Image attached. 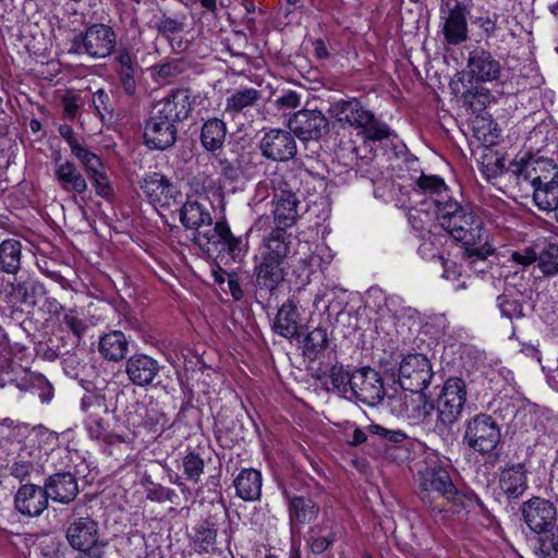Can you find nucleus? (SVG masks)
Wrapping results in <instances>:
<instances>
[{
	"instance_id": "nucleus-43",
	"label": "nucleus",
	"mask_w": 558,
	"mask_h": 558,
	"mask_svg": "<svg viewBox=\"0 0 558 558\" xmlns=\"http://www.w3.org/2000/svg\"><path fill=\"white\" fill-rule=\"evenodd\" d=\"M533 190L535 205L545 211H554L558 206V182L553 180L548 184H542Z\"/></svg>"
},
{
	"instance_id": "nucleus-2",
	"label": "nucleus",
	"mask_w": 558,
	"mask_h": 558,
	"mask_svg": "<svg viewBox=\"0 0 558 558\" xmlns=\"http://www.w3.org/2000/svg\"><path fill=\"white\" fill-rule=\"evenodd\" d=\"M330 113L338 122L357 130V134L362 135L365 142H380L392 134L390 128L377 120L374 113L356 98L333 102Z\"/></svg>"
},
{
	"instance_id": "nucleus-37",
	"label": "nucleus",
	"mask_w": 558,
	"mask_h": 558,
	"mask_svg": "<svg viewBox=\"0 0 558 558\" xmlns=\"http://www.w3.org/2000/svg\"><path fill=\"white\" fill-rule=\"evenodd\" d=\"M226 124L220 119L214 118L206 121L202 128L201 141L203 146L210 151L219 149L226 140Z\"/></svg>"
},
{
	"instance_id": "nucleus-48",
	"label": "nucleus",
	"mask_w": 558,
	"mask_h": 558,
	"mask_svg": "<svg viewBox=\"0 0 558 558\" xmlns=\"http://www.w3.org/2000/svg\"><path fill=\"white\" fill-rule=\"evenodd\" d=\"M71 154L82 163L87 174L104 168L100 158L82 144L74 146Z\"/></svg>"
},
{
	"instance_id": "nucleus-11",
	"label": "nucleus",
	"mask_w": 558,
	"mask_h": 558,
	"mask_svg": "<svg viewBox=\"0 0 558 558\" xmlns=\"http://www.w3.org/2000/svg\"><path fill=\"white\" fill-rule=\"evenodd\" d=\"M466 401L465 384L461 378H449L437 401V418L444 426L453 424Z\"/></svg>"
},
{
	"instance_id": "nucleus-35",
	"label": "nucleus",
	"mask_w": 558,
	"mask_h": 558,
	"mask_svg": "<svg viewBox=\"0 0 558 558\" xmlns=\"http://www.w3.org/2000/svg\"><path fill=\"white\" fill-rule=\"evenodd\" d=\"M288 510L291 522L307 524L319 513V506L310 497H288Z\"/></svg>"
},
{
	"instance_id": "nucleus-25",
	"label": "nucleus",
	"mask_w": 558,
	"mask_h": 558,
	"mask_svg": "<svg viewBox=\"0 0 558 558\" xmlns=\"http://www.w3.org/2000/svg\"><path fill=\"white\" fill-rule=\"evenodd\" d=\"M513 262L523 266L531 265L538 260V267L541 271L546 276H553L558 274V245H547L537 257V253L526 247L523 251L512 253Z\"/></svg>"
},
{
	"instance_id": "nucleus-62",
	"label": "nucleus",
	"mask_w": 558,
	"mask_h": 558,
	"mask_svg": "<svg viewBox=\"0 0 558 558\" xmlns=\"http://www.w3.org/2000/svg\"><path fill=\"white\" fill-rule=\"evenodd\" d=\"M433 258H435L444 268L442 277L446 279H452L454 278L458 272L456 270V263L446 259L441 255H433Z\"/></svg>"
},
{
	"instance_id": "nucleus-36",
	"label": "nucleus",
	"mask_w": 558,
	"mask_h": 558,
	"mask_svg": "<svg viewBox=\"0 0 558 558\" xmlns=\"http://www.w3.org/2000/svg\"><path fill=\"white\" fill-rule=\"evenodd\" d=\"M274 330L281 337L293 338L299 331V313L296 305L292 301H288L279 308Z\"/></svg>"
},
{
	"instance_id": "nucleus-21",
	"label": "nucleus",
	"mask_w": 558,
	"mask_h": 558,
	"mask_svg": "<svg viewBox=\"0 0 558 558\" xmlns=\"http://www.w3.org/2000/svg\"><path fill=\"white\" fill-rule=\"evenodd\" d=\"M421 487L426 493H438L447 500L457 502L460 499V495L453 485L449 472L440 466L426 468L421 472Z\"/></svg>"
},
{
	"instance_id": "nucleus-10",
	"label": "nucleus",
	"mask_w": 558,
	"mask_h": 558,
	"mask_svg": "<svg viewBox=\"0 0 558 558\" xmlns=\"http://www.w3.org/2000/svg\"><path fill=\"white\" fill-rule=\"evenodd\" d=\"M205 228L194 235V241L199 247L209 254L226 252L233 258L240 255V240L232 235L227 223L217 222Z\"/></svg>"
},
{
	"instance_id": "nucleus-59",
	"label": "nucleus",
	"mask_w": 558,
	"mask_h": 558,
	"mask_svg": "<svg viewBox=\"0 0 558 558\" xmlns=\"http://www.w3.org/2000/svg\"><path fill=\"white\" fill-rule=\"evenodd\" d=\"M542 558H558V531L550 533L541 545Z\"/></svg>"
},
{
	"instance_id": "nucleus-14",
	"label": "nucleus",
	"mask_w": 558,
	"mask_h": 558,
	"mask_svg": "<svg viewBox=\"0 0 558 558\" xmlns=\"http://www.w3.org/2000/svg\"><path fill=\"white\" fill-rule=\"evenodd\" d=\"M441 12L447 13L442 27L445 39L450 45H458L468 38L466 16L469 5L459 0H441Z\"/></svg>"
},
{
	"instance_id": "nucleus-31",
	"label": "nucleus",
	"mask_w": 558,
	"mask_h": 558,
	"mask_svg": "<svg viewBox=\"0 0 558 558\" xmlns=\"http://www.w3.org/2000/svg\"><path fill=\"white\" fill-rule=\"evenodd\" d=\"M262 485V473L255 469H243L234 480L236 495L244 501L258 500Z\"/></svg>"
},
{
	"instance_id": "nucleus-26",
	"label": "nucleus",
	"mask_w": 558,
	"mask_h": 558,
	"mask_svg": "<svg viewBox=\"0 0 558 558\" xmlns=\"http://www.w3.org/2000/svg\"><path fill=\"white\" fill-rule=\"evenodd\" d=\"M45 490L48 499L66 505L77 496L78 485L73 474L56 473L46 480Z\"/></svg>"
},
{
	"instance_id": "nucleus-63",
	"label": "nucleus",
	"mask_w": 558,
	"mask_h": 558,
	"mask_svg": "<svg viewBox=\"0 0 558 558\" xmlns=\"http://www.w3.org/2000/svg\"><path fill=\"white\" fill-rule=\"evenodd\" d=\"M58 131H59L60 136L66 141L71 150L73 149L74 146H77L78 144H81L78 142V140L76 138L75 132L72 129V126H70L68 124H61L59 126Z\"/></svg>"
},
{
	"instance_id": "nucleus-13",
	"label": "nucleus",
	"mask_w": 558,
	"mask_h": 558,
	"mask_svg": "<svg viewBox=\"0 0 558 558\" xmlns=\"http://www.w3.org/2000/svg\"><path fill=\"white\" fill-rule=\"evenodd\" d=\"M295 135L292 131L271 129L260 140L262 155L271 161L287 162L292 160L298 153Z\"/></svg>"
},
{
	"instance_id": "nucleus-3",
	"label": "nucleus",
	"mask_w": 558,
	"mask_h": 558,
	"mask_svg": "<svg viewBox=\"0 0 558 558\" xmlns=\"http://www.w3.org/2000/svg\"><path fill=\"white\" fill-rule=\"evenodd\" d=\"M69 545L78 551L75 558H105L108 541L101 539L99 524L90 517L72 518L65 530Z\"/></svg>"
},
{
	"instance_id": "nucleus-23",
	"label": "nucleus",
	"mask_w": 558,
	"mask_h": 558,
	"mask_svg": "<svg viewBox=\"0 0 558 558\" xmlns=\"http://www.w3.org/2000/svg\"><path fill=\"white\" fill-rule=\"evenodd\" d=\"M15 508L27 517H37L47 509L48 497L45 487L34 484L22 485L14 498Z\"/></svg>"
},
{
	"instance_id": "nucleus-53",
	"label": "nucleus",
	"mask_w": 558,
	"mask_h": 558,
	"mask_svg": "<svg viewBox=\"0 0 558 558\" xmlns=\"http://www.w3.org/2000/svg\"><path fill=\"white\" fill-rule=\"evenodd\" d=\"M335 542V534L330 533L328 536L316 535V529H311L308 545L311 551L316 555L323 554Z\"/></svg>"
},
{
	"instance_id": "nucleus-8",
	"label": "nucleus",
	"mask_w": 558,
	"mask_h": 558,
	"mask_svg": "<svg viewBox=\"0 0 558 558\" xmlns=\"http://www.w3.org/2000/svg\"><path fill=\"white\" fill-rule=\"evenodd\" d=\"M434 376L429 360L423 354H409L399 365L398 381L412 393L423 392Z\"/></svg>"
},
{
	"instance_id": "nucleus-17",
	"label": "nucleus",
	"mask_w": 558,
	"mask_h": 558,
	"mask_svg": "<svg viewBox=\"0 0 558 558\" xmlns=\"http://www.w3.org/2000/svg\"><path fill=\"white\" fill-rule=\"evenodd\" d=\"M177 126L153 108L144 130L145 144L153 149L165 150L177 141Z\"/></svg>"
},
{
	"instance_id": "nucleus-18",
	"label": "nucleus",
	"mask_w": 558,
	"mask_h": 558,
	"mask_svg": "<svg viewBox=\"0 0 558 558\" xmlns=\"http://www.w3.org/2000/svg\"><path fill=\"white\" fill-rule=\"evenodd\" d=\"M194 100L190 89L178 88L157 101L154 109L172 123L186 120L193 110Z\"/></svg>"
},
{
	"instance_id": "nucleus-34",
	"label": "nucleus",
	"mask_w": 558,
	"mask_h": 558,
	"mask_svg": "<svg viewBox=\"0 0 558 558\" xmlns=\"http://www.w3.org/2000/svg\"><path fill=\"white\" fill-rule=\"evenodd\" d=\"M129 343L122 331L113 330L99 339L98 351L108 361L118 362L125 357Z\"/></svg>"
},
{
	"instance_id": "nucleus-46",
	"label": "nucleus",
	"mask_w": 558,
	"mask_h": 558,
	"mask_svg": "<svg viewBox=\"0 0 558 558\" xmlns=\"http://www.w3.org/2000/svg\"><path fill=\"white\" fill-rule=\"evenodd\" d=\"M327 330L322 327L313 329L304 340V353L311 359H315L318 353L323 352L328 347Z\"/></svg>"
},
{
	"instance_id": "nucleus-47",
	"label": "nucleus",
	"mask_w": 558,
	"mask_h": 558,
	"mask_svg": "<svg viewBox=\"0 0 558 558\" xmlns=\"http://www.w3.org/2000/svg\"><path fill=\"white\" fill-rule=\"evenodd\" d=\"M351 374L343 365L336 364L330 369L329 376L332 388L345 399L351 392Z\"/></svg>"
},
{
	"instance_id": "nucleus-42",
	"label": "nucleus",
	"mask_w": 558,
	"mask_h": 558,
	"mask_svg": "<svg viewBox=\"0 0 558 558\" xmlns=\"http://www.w3.org/2000/svg\"><path fill=\"white\" fill-rule=\"evenodd\" d=\"M414 395L416 397H412L410 403L405 400L404 415L415 424H428L434 413V405L425 400L422 392Z\"/></svg>"
},
{
	"instance_id": "nucleus-61",
	"label": "nucleus",
	"mask_w": 558,
	"mask_h": 558,
	"mask_svg": "<svg viewBox=\"0 0 558 558\" xmlns=\"http://www.w3.org/2000/svg\"><path fill=\"white\" fill-rule=\"evenodd\" d=\"M23 373L24 375L21 377V379H14L15 386L20 390L28 391L35 386H40L45 381L41 375H36L27 371H24Z\"/></svg>"
},
{
	"instance_id": "nucleus-41",
	"label": "nucleus",
	"mask_w": 558,
	"mask_h": 558,
	"mask_svg": "<svg viewBox=\"0 0 558 558\" xmlns=\"http://www.w3.org/2000/svg\"><path fill=\"white\" fill-rule=\"evenodd\" d=\"M217 531L207 521L198 523L192 536L194 548L199 554H210L216 549Z\"/></svg>"
},
{
	"instance_id": "nucleus-55",
	"label": "nucleus",
	"mask_w": 558,
	"mask_h": 558,
	"mask_svg": "<svg viewBox=\"0 0 558 558\" xmlns=\"http://www.w3.org/2000/svg\"><path fill=\"white\" fill-rule=\"evenodd\" d=\"M92 104L101 119H104L106 114L111 113L110 97L102 88L93 94Z\"/></svg>"
},
{
	"instance_id": "nucleus-19",
	"label": "nucleus",
	"mask_w": 558,
	"mask_h": 558,
	"mask_svg": "<svg viewBox=\"0 0 558 558\" xmlns=\"http://www.w3.org/2000/svg\"><path fill=\"white\" fill-rule=\"evenodd\" d=\"M254 271L259 292L270 294L283 281L286 262L257 255Z\"/></svg>"
},
{
	"instance_id": "nucleus-50",
	"label": "nucleus",
	"mask_w": 558,
	"mask_h": 558,
	"mask_svg": "<svg viewBox=\"0 0 558 558\" xmlns=\"http://www.w3.org/2000/svg\"><path fill=\"white\" fill-rule=\"evenodd\" d=\"M184 474L195 483L199 481L204 472V460L195 452H189L182 461Z\"/></svg>"
},
{
	"instance_id": "nucleus-5",
	"label": "nucleus",
	"mask_w": 558,
	"mask_h": 558,
	"mask_svg": "<svg viewBox=\"0 0 558 558\" xmlns=\"http://www.w3.org/2000/svg\"><path fill=\"white\" fill-rule=\"evenodd\" d=\"M500 440V426L492 415L478 413L464 422L463 442L469 449L481 454L490 453Z\"/></svg>"
},
{
	"instance_id": "nucleus-57",
	"label": "nucleus",
	"mask_w": 558,
	"mask_h": 558,
	"mask_svg": "<svg viewBox=\"0 0 558 558\" xmlns=\"http://www.w3.org/2000/svg\"><path fill=\"white\" fill-rule=\"evenodd\" d=\"M493 157L485 156L482 161V172L487 180L497 178L502 172V160L498 157L492 160Z\"/></svg>"
},
{
	"instance_id": "nucleus-44",
	"label": "nucleus",
	"mask_w": 558,
	"mask_h": 558,
	"mask_svg": "<svg viewBox=\"0 0 558 558\" xmlns=\"http://www.w3.org/2000/svg\"><path fill=\"white\" fill-rule=\"evenodd\" d=\"M522 294L510 291L505 292L498 299V307L501 315L510 320L523 317Z\"/></svg>"
},
{
	"instance_id": "nucleus-6",
	"label": "nucleus",
	"mask_w": 558,
	"mask_h": 558,
	"mask_svg": "<svg viewBox=\"0 0 558 558\" xmlns=\"http://www.w3.org/2000/svg\"><path fill=\"white\" fill-rule=\"evenodd\" d=\"M117 46V34L106 24H93L73 40L77 53H84L92 59H105L112 54Z\"/></svg>"
},
{
	"instance_id": "nucleus-52",
	"label": "nucleus",
	"mask_w": 558,
	"mask_h": 558,
	"mask_svg": "<svg viewBox=\"0 0 558 558\" xmlns=\"http://www.w3.org/2000/svg\"><path fill=\"white\" fill-rule=\"evenodd\" d=\"M87 175L93 181V184L96 189V193L99 196L108 198L112 195V187L109 183L106 172L104 171V168L96 170L95 172H92Z\"/></svg>"
},
{
	"instance_id": "nucleus-32",
	"label": "nucleus",
	"mask_w": 558,
	"mask_h": 558,
	"mask_svg": "<svg viewBox=\"0 0 558 558\" xmlns=\"http://www.w3.org/2000/svg\"><path fill=\"white\" fill-rule=\"evenodd\" d=\"M117 74L125 94L133 95L136 90L135 72L137 62L125 48L118 50L116 56Z\"/></svg>"
},
{
	"instance_id": "nucleus-30",
	"label": "nucleus",
	"mask_w": 558,
	"mask_h": 558,
	"mask_svg": "<svg viewBox=\"0 0 558 558\" xmlns=\"http://www.w3.org/2000/svg\"><path fill=\"white\" fill-rule=\"evenodd\" d=\"M290 235L282 228H277L263 240L258 255L286 262L290 254Z\"/></svg>"
},
{
	"instance_id": "nucleus-51",
	"label": "nucleus",
	"mask_w": 558,
	"mask_h": 558,
	"mask_svg": "<svg viewBox=\"0 0 558 558\" xmlns=\"http://www.w3.org/2000/svg\"><path fill=\"white\" fill-rule=\"evenodd\" d=\"M367 430L371 435L378 436L392 444H400L407 438V434L400 429H388L377 424H371Z\"/></svg>"
},
{
	"instance_id": "nucleus-64",
	"label": "nucleus",
	"mask_w": 558,
	"mask_h": 558,
	"mask_svg": "<svg viewBox=\"0 0 558 558\" xmlns=\"http://www.w3.org/2000/svg\"><path fill=\"white\" fill-rule=\"evenodd\" d=\"M477 23L480 28H482L487 36H493L497 29V15L494 14L493 17H480Z\"/></svg>"
},
{
	"instance_id": "nucleus-58",
	"label": "nucleus",
	"mask_w": 558,
	"mask_h": 558,
	"mask_svg": "<svg viewBox=\"0 0 558 558\" xmlns=\"http://www.w3.org/2000/svg\"><path fill=\"white\" fill-rule=\"evenodd\" d=\"M80 97L75 94L68 93L62 98L63 117L68 120H73L80 109Z\"/></svg>"
},
{
	"instance_id": "nucleus-1",
	"label": "nucleus",
	"mask_w": 558,
	"mask_h": 558,
	"mask_svg": "<svg viewBox=\"0 0 558 558\" xmlns=\"http://www.w3.org/2000/svg\"><path fill=\"white\" fill-rule=\"evenodd\" d=\"M439 211L436 218L439 226L465 248L469 264L485 260L494 253L488 244V234L483 219L468 205H461L454 199L440 198Z\"/></svg>"
},
{
	"instance_id": "nucleus-60",
	"label": "nucleus",
	"mask_w": 558,
	"mask_h": 558,
	"mask_svg": "<svg viewBox=\"0 0 558 558\" xmlns=\"http://www.w3.org/2000/svg\"><path fill=\"white\" fill-rule=\"evenodd\" d=\"M156 28L162 35H170L181 32L183 23L177 19L163 16L156 23Z\"/></svg>"
},
{
	"instance_id": "nucleus-4",
	"label": "nucleus",
	"mask_w": 558,
	"mask_h": 558,
	"mask_svg": "<svg viewBox=\"0 0 558 558\" xmlns=\"http://www.w3.org/2000/svg\"><path fill=\"white\" fill-rule=\"evenodd\" d=\"M81 409L86 414L85 426L92 438L108 444L122 441L114 415L109 411L104 397L93 393L85 395L81 400Z\"/></svg>"
},
{
	"instance_id": "nucleus-39",
	"label": "nucleus",
	"mask_w": 558,
	"mask_h": 558,
	"mask_svg": "<svg viewBox=\"0 0 558 558\" xmlns=\"http://www.w3.org/2000/svg\"><path fill=\"white\" fill-rule=\"evenodd\" d=\"M262 99V92L253 87L234 90L226 101V110L240 113L254 107Z\"/></svg>"
},
{
	"instance_id": "nucleus-20",
	"label": "nucleus",
	"mask_w": 558,
	"mask_h": 558,
	"mask_svg": "<svg viewBox=\"0 0 558 558\" xmlns=\"http://www.w3.org/2000/svg\"><path fill=\"white\" fill-rule=\"evenodd\" d=\"M468 69L471 78L481 83L497 81L501 75L500 62L484 49H475L470 52Z\"/></svg>"
},
{
	"instance_id": "nucleus-22",
	"label": "nucleus",
	"mask_w": 558,
	"mask_h": 558,
	"mask_svg": "<svg viewBox=\"0 0 558 558\" xmlns=\"http://www.w3.org/2000/svg\"><path fill=\"white\" fill-rule=\"evenodd\" d=\"M160 372L158 361L146 354H133L125 362L129 380L138 387L150 385Z\"/></svg>"
},
{
	"instance_id": "nucleus-9",
	"label": "nucleus",
	"mask_w": 558,
	"mask_h": 558,
	"mask_svg": "<svg viewBox=\"0 0 558 558\" xmlns=\"http://www.w3.org/2000/svg\"><path fill=\"white\" fill-rule=\"evenodd\" d=\"M351 392L348 400L375 407L385 397L383 379L378 372L371 367H361L351 374Z\"/></svg>"
},
{
	"instance_id": "nucleus-54",
	"label": "nucleus",
	"mask_w": 558,
	"mask_h": 558,
	"mask_svg": "<svg viewBox=\"0 0 558 558\" xmlns=\"http://www.w3.org/2000/svg\"><path fill=\"white\" fill-rule=\"evenodd\" d=\"M33 470H34L33 462L29 460H26L24 454L20 453L17 456L16 460L13 462V464L10 468V474L17 480L23 481L27 476L31 475Z\"/></svg>"
},
{
	"instance_id": "nucleus-7",
	"label": "nucleus",
	"mask_w": 558,
	"mask_h": 558,
	"mask_svg": "<svg viewBox=\"0 0 558 558\" xmlns=\"http://www.w3.org/2000/svg\"><path fill=\"white\" fill-rule=\"evenodd\" d=\"M510 171L522 189L525 186L534 189L558 178V167L547 158H521L511 162Z\"/></svg>"
},
{
	"instance_id": "nucleus-24",
	"label": "nucleus",
	"mask_w": 558,
	"mask_h": 558,
	"mask_svg": "<svg viewBox=\"0 0 558 558\" xmlns=\"http://www.w3.org/2000/svg\"><path fill=\"white\" fill-rule=\"evenodd\" d=\"M527 473L524 463L506 464L500 470L499 488L508 498H520L527 489Z\"/></svg>"
},
{
	"instance_id": "nucleus-49",
	"label": "nucleus",
	"mask_w": 558,
	"mask_h": 558,
	"mask_svg": "<svg viewBox=\"0 0 558 558\" xmlns=\"http://www.w3.org/2000/svg\"><path fill=\"white\" fill-rule=\"evenodd\" d=\"M61 324L77 340H81L87 330V324L75 310H66L62 315Z\"/></svg>"
},
{
	"instance_id": "nucleus-45",
	"label": "nucleus",
	"mask_w": 558,
	"mask_h": 558,
	"mask_svg": "<svg viewBox=\"0 0 558 558\" xmlns=\"http://www.w3.org/2000/svg\"><path fill=\"white\" fill-rule=\"evenodd\" d=\"M186 63L182 59H172L162 64L155 65L151 71L154 80L158 83H169L171 80L183 73Z\"/></svg>"
},
{
	"instance_id": "nucleus-16",
	"label": "nucleus",
	"mask_w": 558,
	"mask_h": 558,
	"mask_svg": "<svg viewBox=\"0 0 558 558\" xmlns=\"http://www.w3.org/2000/svg\"><path fill=\"white\" fill-rule=\"evenodd\" d=\"M290 131L302 141L320 138L328 129V120L319 110L302 109L288 121Z\"/></svg>"
},
{
	"instance_id": "nucleus-56",
	"label": "nucleus",
	"mask_w": 558,
	"mask_h": 558,
	"mask_svg": "<svg viewBox=\"0 0 558 558\" xmlns=\"http://www.w3.org/2000/svg\"><path fill=\"white\" fill-rule=\"evenodd\" d=\"M301 104V95L295 90H287L280 95L275 105L280 110L295 109Z\"/></svg>"
},
{
	"instance_id": "nucleus-38",
	"label": "nucleus",
	"mask_w": 558,
	"mask_h": 558,
	"mask_svg": "<svg viewBox=\"0 0 558 558\" xmlns=\"http://www.w3.org/2000/svg\"><path fill=\"white\" fill-rule=\"evenodd\" d=\"M416 186L417 191L430 196V199L435 205L436 213L439 211L438 201H440L441 197L444 199H453L449 195L448 187L444 180L437 175L422 174L416 181Z\"/></svg>"
},
{
	"instance_id": "nucleus-15",
	"label": "nucleus",
	"mask_w": 558,
	"mask_h": 558,
	"mask_svg": "<svg viewBox=\"0 0 558 558\" xmlns=\"http://www.w3.org/2000/svg\"><path fill=\"white\" fill-rule=\"evenodd\" d=\"M522 515L526 525L535 533H547L557 521V510L553 502L533 497L522 505Z\"/></svg>"
},
{
	"instance_id": "nucleus-27",
	"label": "nucleus",
	"mask_w": 558,
	"mask_h": 558,
	"mask_svg": "<svg viewBox=\"0 0 558 558\" xmlns=\"http://www.w3.org/2000/svg\"><path fill=\"white\" fill-rule=\"evenodd\" d=\"M46 289L43 283L34 279L11 283L8 291L9 302L12 306H26L33 308L45 295Z\"/></svg>"
},
{
	"instance_id": "nucleus-40",
	"label": "nucleus",
	"mask_w": 558,
	"mask_h": 558,
	"mask_svg": "<svg viewBox=\"0 0 558 558\" xmlns=\"http://www.w3.org/2000/svg\"><path fill=\"white\" fill-rule=\"evenodd\" d=\"M21 243L8 239L0 244V267L8 274H16L21 267Z\"/></svg>"
},
{
	"instance_id": "nucleus-29",
	"label": "nucleus",
	"mask_w": 558,
	"mask_h": 558,
	"mask_svg": "<svg viewBox=\"0 0 558 558\" xmlns=\"http://www.w3.org/2000/svg\"><path fill=\"white\" fill-rule=\"evenodd\" d=\"M54 177L65 192L82 194L87 190V182L76 166L69 161H56Z\"/></svg>"
},
{
	"instance_id": "nucleus-12",
	"label": "nucleus",
	"mask_w": 558,
	"mask_h": 558,
	"mask_svg": "<svg viewBox=\"0 0 558 558\" xmlns=\"http://www.w3.org/2000/svg\"><path fill=\"white\" fill-rule=\"evenodd\" d=\"M138 184L148 202L156 208L171 207L181 196L173 182L160 172L145 174Z\"/></svg>"
},
{
	"instance_id": "nucleus-28",
	"label": "nucleus",
	"mask_w": 558,
	"mask_h": 558,
	"mask_svg": "<svg viewBox=\"0 0 558 558\" xmlns=\"http://www.w3.org/2000/svg\"><path fill=\"white\" fill-rule=\"evenodd\" d=\"M275 221L278 225L277 228H287L294 225L298 219V205L299 199L296 195L291 191H280L275 194Z\"/></svg>"
},
{
	"instance_id": "nucleus-33",
	"label": "nucleus",
	"mask_w": 558,
	"mask_h": 558,
	"mask_svg": "<svg viewBox=\"0 0 558 558\" xmlns=\"http://www.w3.org/2000/svg\"><path fill=\"white\" fill-rule=\"evenodd\" d=\"M180 220L185 228L196 232L213 225V218L206 206L197 201H187L180 209Z\"/></svg>"
}]
</instances>
